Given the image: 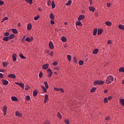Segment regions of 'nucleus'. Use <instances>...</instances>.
<instances>
[{"label": "nucleus", "instance_id": "nucleus-1", "mask_svg": "<svg viewBox=\"0 0 124 124\" xmlns=\"http://www.w3.org/2000/svg\"><path fill=\"white\" fill-rule=\"evenodd\" d=\"M114 81V78H113V76H109L108 77L107 80L106 81V83L108 85H109V84H111L112 82Z\"/></svg>", "mask_w": 124, "mask_h": 124}, {"label": "nucleus", "instance_id": "nucleus-2", "mask_svg": "<svg viewBox=\"0 0 124 124\" xmlns=\"http://www.w3.org/2000/svg\"><path fill=\"white\" fill-rule=\"evenodd\" d=\"M104 84V81L103 80H95L93 82V85H103Z\"/></svg>", "mask_w": 124, "mask_h": 124}, {"label": "nucleus", "instance_id": "nucleus-3", "mask_svg": "<svg viewBox=\"0 0 124 124\" xmlns=\"http://www.w3.org/2000/svg\"><path fill=\"white\" fill-rule=\"evenodd\" d=\"M47 73L48 74V77H51L52 75H53V72H52V70L51 69H48L46 70Z\"/></svg>", "mask_w": 124, "mask_h": 124}, {"label": "nucleus", "instance_id": "nucleus-4", "mask_svg": "<svg viewBox=\"0 0 124 124\" xmlns=\"http://www.w3.org/2000/svg\"><path fill=\"white\" fill-rule=\"evenodd\" d=\"M33 40V37H32V36H31L30 37H27L26 38V41H27L28 42H31V41H32Z\"/></svg>", "mask_w": 124, "mask_h": 124}, {"label": "nucleus", "instance_id": "nucleus-5", "mask_svg": "<svg viewBox=\"0 0 124 124\" xmlns=\"http://www.w3.org/2000/svg\"><path fill=\"white\" fill-rule=\"evenodd\" d=\"M15 84L16 85H18V86H19V87H21L22 89L25 88V84L23 83L15 82Z\"/></svg>", "mask_w": 124, "mask_h": 124}, {"label": "nucleus", "instance_id": "nucleus-6", "mask_svg": "<svg viewBox=\"0 0 124 124\" xmlns=\"http://www.w3.org/2000/svg\"><path fill=\"white\" fill-rule=\"evenodd\" d=\"M7 107L6 106H4L3 107V115L4 116H5V115H6V112H7Z\"/></svg>", "mask_w": 124, "mask_h": 124}, {"label": "nucleus", "instance_id": "nucleus-7", "mask_svg": "<svg viewBox=\"0 0 124 124\" xmlns=\"http://www.w3.org/2000/svg\"><path fill=\"white\" fill-rule=\"evenodd\" d=\"M83 19H85V15H81L78 17V21H82V20H83Z\"/></svg>", "mask_w": 124, "mask_h": 124}, {"label": "nucleus", "instance_id": "nucleus-8", "mask_svg": "<svg viewBox=\"0 0 124 124\" xmlns=\"http://www.w3.org/2000/svg\"><path fill=\"white\" fill-rule=\"evenodd\" d=\"M12 58H13V61L14 62H16V61H17V54H13Z\"/></svg>", "mask_w": 124, "mask_h": 124}, {"label": "nucleus", "instance_id": "nucleus-9", "mask_svg": "<svg viewBox=\"0 0 124 124\" xmlns=\"http://www.w3.org/2000/svg\"><path fill=\"white\" fill-rule=\"evenodd\" d=\"M8 78H12L13 79H15L16 78V76L14 74H11L8 76Z\"/></svg>", "mask_w": 124, "mask_h": 124}, {"label": "nucleus", "instance_id": "nucleus-10", "mask_svg": "<svg viewBox=\"0 0 124 124\" xmlns=\"http://www.w3.org/2000/svg\"><path fill=\"white\" fill-rule=\"evenodd\" d=\"M2 82L4 86H7V85L9 84L8 81L5 79H2Z\"/></svg>", "mask_w": 124, "mask_h": 124}, {"label": "nucleus", "instance_id": "nucleus-11", "mask_svg": "<svg viewBox=\"0 0 124 124\" xmlns=\"http://www.w3.org/2000/svg\"><path fill=\"white\" fill-rule=\"evenodd\" d=\"M49 67V64H45L43 65L42 68L46 70V69H48Z\"/></svg>", "mask_w": 124, "mask_h": 124}, {"label": "nucleus", "instance_id": "nucleus-12", "mask_svg": "<svg viewBox=\"0 0 124 124\" xmlns=\"http://www.w3.org/2000/svg\"><path fill=\"white\" fill-rule=\"evenodd\" d=\"M49 47L50 49H51V50L54 49V44H53V43L52 42V41H50L49 43Z\"/></svg>", "mask_w": 124, "mask_h": 124}, {"label": "nucleus", "instance_id": "nucleus-13", "mask_svg": "<svg viewBox=\"0 0 124 124\" xmlns=\"http://www.w3.org/2000/svg\"><path fill=\"white\" fill-rule=\"evenodd\" d=\"M48 100H49V98L48 97V94H46L45 96L44 103H46V102H48Z\"/></svg>", "mask_w": 124, "mask_h": 124}, {"label": "nucleus", "instance_id": "nucleus-14", "mask_svg": "<svg viewBox=\"0 0 124 124\" xmlns=\"http://www.w3.org/2000/svg\"><path fill=\"white\" fill-rule=\"evenodd\" d=\"M37 94H38V91H37V90H34L33 92V96L35 97L36 96V95H37Z\"/></svg>", "mask_w": 124, "mask_h": 124}, {"label": "nucleus", "instance_id": "nucleus-15", "mask_svg": "<svg viewBox=\"0 0 124 124\" xmlns=\"http://www.w3.org/2000/svg\"><path fill=\"white\" fill-rule=\"evenodd\" d=\"M102 32H103V30L102 29H99L98 30V31H97L98 35H100V34H101Z\"/></svg>", "mask_w": 124, "mask_h": 124}, {"label": "nucleus", "instance_id": "nucleus-16", "mask_svg": "<svg viewBox=\"0 0 124 124\" xmlns=\"http://www.w3.org/2000/svg\"><path fill=\"white\" fill-rule=\"evenodd\" d=\"M11 99L12 101H19V99H18L15 96H12Z\"/></svg>", "mask_w": 124, "mask_h": 124}, {"label": "nucleus", "instance_id": "nucleus-17", "mask_svg": "<svg viewBox=\"0 0 124 124\" xmlns=\"http://www.w3.org/2000/svg\"><path fill=\"white\" fill-rule=\"evenodd\" d=\"M89 9L90 11H92V12H94L95 10V8H94V7H92V6H90L89 7Z\"/></svg>", "mask_w": 124, "mask_h": 124}, {"label": "nucleus", "instance_id": "nucleus-18", "mask_svg": "<svg viewBox=\"0 0 124 124\" xmlns=\"http://www.w3.org/2000/svg\"><path fill=\"white\" fill-rule=\"evenodd\" d=\"M8 37H9V40H11V39H13V38H14V37H15V35H14V34H11Z\"/></svg>", "mask_w": 124, "mask_h": 124}, {"label": "nucleus", "instance_id": "nucleus-19", "mask_svg": "<svg viewBox=\"0 0 124 124\" xmlns=\"http://www.w3.org/2000/svg\"><path fill=\"white\" fill-rule=\"evenodd\" d=\"M61 40H62V42H66L67 39H66V37H65L64 36H62L61 38Z\"/></svg>", "mask_w": 124, "mask_h": 124}, {"label": "nucleus", "instance_id": "nucleus-20", "mask_svg": "<svg viewBox=\"0 0 124 124\" xmlns=\"http://www.w3.org/2000/svg\"><path fill=\"white\" fill-rule=\"evenodd\" d=\"M97 33V28H95L94 29L93 31V35H94V36H95Z\"/></svg>", "mask_w": 124, "mask_h": 124}, {"label": "nucleus", "instance_id": "nucleus-21", "mask_svg": "<svg viewBox=\"0 0 124 124\" xmlns=\"http://www.w3.org/2000/svg\"><path fill=\"white\" fill-rule=\"evenodd\" d=\"M41 88L43 92H44L45 93H47V89H46V88L44 86H41Z\"/></svg>", "mask_w": 124, "mask_h": 124}, {"label": "nucleus", "instance_id": "nucleus-22", "mask_svg": "<svg viewBox=\"0 0 124 124\" xmlns=\"http://www.w3.org/2000/svg\"><path fill=\"white\" fill-rule=\"evenodd\" d=\"M76 26H79V27H82L83 26L82 22H81L80 21L76 22Z\"/></svg>", "mask_w": 124, "mask_h": 124}, {"label": "nucleus", "instance_id": "nucleus-23", "mask_svg": "<svg viewBox=\"0 0 124 124\" xmlns=\"http://www.w3.org/2000/svg\"><path fill=\"white\" fill-rule=\"evenodd\" d=\"M32 27V26L31 25V24H28L27 26V30L31 31V30Z\"/></svg>", "mask_w": 124, "mask_h": 124}, {"label": "nucleus", "instance_id": "nucleus-24", "mask_svg": "<svg viewBox=\"0 0 124 124\" xmlns=\"http://www.w3.org/2000/svg\"><path fill=\"white\" fill-rule=\"evenodd\" d=\"M16 116L18 117H22V114L19 113V111H17L16 112Z\"/></svg>", "mask_w": 124, "mask_h": 124}, {"label": "nucleus", "instance_id": "nucleus-25", "mask_svg": "<svg viewBox=\"0 0 124 124\" xmlns=\"http://www.w3.org/2000/svg\"><path fill=\"white\" fill-rule=\"evenodd\" d=\"M49 18L51 19V20H55V16H54V14L53 13H51L49 16Z\"/></svg>", "mask_w": 124, "mask_h": 124}, {"label": "nucleus", "instance_id": "nucleus-26", "mask_svg": "<svg viewBox=\"0 0 124 124\" xmlns=\"http://www.w3.org/2000/svg\"><path fill=\"white\" fill-rule=\"evenodd\" d=\"M98 53V49L95 48L93 50V54L94 55H96Z\"/></svg>", "mask_w": 124, "mask_h": 124}, {"label": "nucleus", "instance_id": "nucleus-27", "mask_svg": "<svg viewBox=\"0 0 124 124\" xmlns=\"http://www.w3.org/2000/svg\"><path fill=\"white\" fill-rule=\"evenodd\" d=\"M105 24L107 26H109V27H110V26H112V22L110 21H107L105 22Z\"/></svg>", "mask_w": 124, "mask_h": 124}, {"label": "nucleus", "instance_id": "nucleus-28", "mask_svg": "<svg viewBox=\"0 0 124 124\" xmlns=\"http://www.w3.org/2000/svg\"><path fill=\"white\" fill-rule=\"evenodd\" d=\"M19 57L21 58V59H23V60H26V57L24 56V55L23 54L20 53L19 54Z\"/></svg>", "mask_w": 124, "mask_h": 124}, {"label": "nucleus", "instance_id": "nucleus-29", "mask_svg": "<svg viewBox=\"0 0 124 124\" xmlns=\"http://www.w3.org/2000/svg\"><path fill=\"white\" fill-rule=\"evenodd\" d=\"M119 28L120 29V30H122V31H124V26L122 25V24H120L119 25Z\"/></svg>", "mask_w": 124, "mask_h": 124}, {"label": "nucleus", "instance_id": "nucleus-30", "mask_svg": "<svg viewBox=\"0 0 124 124\" xmlns=\"http://www.w3.org/2000/svg\"><path fill=\"white\" fill-rule=\"evenodd\" d=\"M51 5L52 6V8H55V7H56V4H55V2L54 1H52Z\"/></svg>", "mask_w": 124, "mask_h": 124}, {"label": "nucleus", "instance_id": "nucleus-31", "mask_svg": "<svg viewBox=\"0 0 124 124\" xmlns=\"http://www.w3.org/2000/svg\"><path fill=\"white\" fill-rule=\"evenodd\" d=\"M45 87L46 89H49V86L48 85V83H47V81H45L44 82Z\"/></svg>", "mask_w": 124, "mask_h": 124}, {"label": "nucleus", "instance_id": "nucleus-32", "mask_svg": "<svg viewBox=\"0 0 124 124\" xmlns=\"http://www.w3.org/2000/svg\"><path fill=\"white\" fill-rule=\"evenodd\" d=\"M3 40L4 41H8V40H9V37H4L3 38Z\"/></svg>", "mask_w": 124, "mask_h": 124}, {"label": "nucleus", "instance_id": "nucleus-33", "mask_svg": "<svg viewBox=\"0 0 124 124\" xmlns=\"http://www.w3.org/2000/svg\"><path fill=\"white\" fill-rule=\"evenodd\" d=\"M12 31H13V33H15V34L18 33V31L16 29H13L12 30Z\"/></svg>", "mask_w": 124, "mask_h": 124}, {"label": "nucleus", "instance_id": "nucleus-34", "mask_svg": "<svg viewBox=\"0 0 124 124\" xmlns=\"http://www.w3.org/2000/svg\"><path fill=\"white\" fill-rule=\"evenodd\" d=\"M25 1L31 5L32 4V0H26Z\"/></svg>", "mask_w": 124, "mask_h": 124}, {"label": "nucleus", "instance_id": "nucleus-35", "mask_svg": "<svg viewBox=\"0 0 124 124\" xmlns=\"http://www.w3.org/2000/svg\"><path fill=\"white\" fill-rule=\"evenodd\" d=\"M120 103H121L122 105L123 106H124V99H121L120 100Z\"/></svg>", "mask_w": 124, "mask_h": 124}, {"label": "nucleus", "instance_id": "nucleus-36", "mask_svg": "<svg viewBox=\"0 0 124 124\" xmlns=\"http://www.w3.org/2000/svg\"><path fill=\"white\" fill-rule=\"evenodd\" d=\"M71 3H72V1L71 0H69L67 3H66V5H71Z\"/></svg>", "mask_w": 124, "mask_h": 124}, {"label": "nucleus", "instance_id": "nucleus-37", "mask_svg": "<svg viewBox=\"0 0 124 124\" xmlns=\"http://www.w3.org/2000/svg\"><path fill=\"white\" fill-rule=\"evenodd\" d=\"M79 65H83L84 64V61L80 60L78 62Z\"/></svg>", "mask_w": 124, "mask_h": 124}, {"label": "nucleus", "instance_id": "nucleus-38", "mask_svg": "<svg viewBox=\"0 0 124 124\" xmlns=\"http://www.w3.org/2000/svg\"><path fill=\"white\" fill-rule=\"evenodd\" d=\"M96 91V87H93L91 90V93H94Z\"/></svg>", "mask_w": 124, "mask_h": 124}, {"label": "nucleus", "instance_id": "nucleus-39", "mask_svg": "<svg viewBox=\"0 0 124 124\" xmlns=\"http://www.w3.org/2000/svg\"><path fill=\"white\" fill-rule=\"evenodd\" d=\"M31 100V97H30L29 95H27L26 97L25 100H26L27 101H29V100Z\"/></svg>", "mask_w": 124, "mask_h": 124}, {"label": "nucleus", "instance_id": "nucleus-40", "mask_svg": "<svg viewBox=\"0 0 124 124\" xmlns=\"http://www.w3.org/2000/svg\"><path fill=\"white\" fill-rule=\"evenodd\" d=\"M119 72H124V68L123 67L120 68L119 70Z\"/></svg>", "mask_w": 124, "mask_h": 124}, {"label": "nucleus", "instance_id": "nucleus-41", "mask_svg": "<svg viewBox=\"0 0 124 124\" xmlns=\"http://www.w3.org/2000/svg\"><path fill=\"white\" fill-rule=\"evenodd\" d=\"M4 36H9V35H10V33H9V32H6L4 33Z\"/></svg>", "mask_w": 124, "mask_h": 124}, {"label": "nucleus", "instance_id": "nucleus-42", "mask_svg": "<svg viewBox=\"0 0 124 124\" xmlns=\"http://www.w3.org/2000/svg\"><path fill=\"white\" fill-rule=\"evenodd\" d=\"M67 58L68 61H69V62H70L71 61V55H67Z\"/></svg>", "mask_w": 124, "mask_h": 124}, {"label": "nucleus", "instance_id": "nucleus-43", "mask_svg": "<svg viewBox=\"0 0 124 124\" xmlns=\"http://www.w3.org/2000/svg\"><path fill=\"white\" fill-rule=\"evenodd\" d=\"M40 17V16L39 15H38L37 16H35L34 17V20H35V21H37V20H38V19H39Z\"/></svg>", "mask_w": 124, "mask_h": 124}, {"label": "nucleus", "instance_id": "nucleus-44", "mask_svg": "<svg viewBox=\"0 0 124 124\" xmlns=\"http://www.w3.org/2000/svg\"><path fill=\"white\" fill-rule=\"evenodd\" d=\"M51 3H52V2L50 0H48L47 1V5H48V6H51Z\"/></svg>", "mask_w": 124, "mask_h": 124}, {"label": "nucleus", "instance_id": "nucleus-45", "mask_svg": "<svg viewBox=\"0 0 124 124\" xmlns=\"http://www.w3.org/2000/svg\"><path fill=\"white\" fill-rule=\"evenodd\" d=\"M43 76V74H42V72L40 71L39 74V78H42Z\"/></svg>", "mask_w": 124, "mask_h": 124}, {"label": "nucleus", "instance_id": "nucleus-46", "mask_svg": "<svg viewBox=\"0 0 124 124\" xmlns=\"http://www.w3.org/2000/svg\"><path fill=\"white\" fill-rule=\"evenodd\" d=\"M2 65L3 67H6V66H7V63L6 62H4L2 63Z\"/></svg>", "mask_w": 124, "mask_h": 124}, {"label": "nucleus", "instance_id": "nucleus-47", "mask_svg": "<svg viewBox=\"0 0 124 124\" xmlns=\"http://www.w3.org/2000/svg\"><path fill=\"white\" fill-rule=\"evenodd\" d=\"M104 103H107V102H108V99H107V97L104 98Z\"/></svg>", "mask_w": 124, "mask_h": 124}, {"label": "nucleus", "instance_id": "nucleus-48", "mask_svg": "<svg viewBox=\"0 0 124 124\" xmlns=\"http://www.w3.org/2000/svg\"><path fill=\"white\" fill-rule=\"evenodd\" d=\"M111 120V117L110 116H108L105 118L106 121H110Z\"/></svg>", "mask_w": 124, "mask_h": 124}, {"label": "nucleus", "instance_id": "nucleus-49", "mask_svg": "<svg viewBox=\"0 0 124 124\" xmlns=\"http://www.w3.org/2000/svg\"><path fill=\"white\" fill-rule=\"evenodd\" d=\"M57 116L58 118H59L60 119H62V115H61V113H60V112L57 113Z\"/></svg>", "mask_w": 124, "mask_h": 124}, {"label": "nucleus", "instance_id": "nucleus-50", "mask_svg": "<svg viewBox=\"0 0 124 124\" xmlns=\"http://www.w3.org/2000/svg\"><path fill=\"white\" fill-rule=\"evenodd\" d=\"M64 121L65 122V124H70L69 121L68 120L65 119L64 120Z\"/></svg>", "mask_w": 124, "mask_h": 124}, {"label": "nucleus", "instance_id": "nucleus-51", "mask_svg": "<svg viewBox=\"0 0 124 124\" xmlns=\"http://www.w3.org/2000/svg\"><path fill=\"white\" fill-rule=\"evenodd\" d=\"M73 60L75 63H77V59H76V57H74Z\"/></svg>", "mask_w": 124, "mask_h": 124}, {"label": "nucleus", "instance_id": "nucleus-52", "mask_svg": "<svg viewBox=\"0 0 124 124\" xmlns=\"http://www.w3.org/2000/svg\"><path fill=\"white\" fill-rule=\"evenodd\" d=\"M29 89H30V87L29 86H25V90L26 91H29Z\"/></svg>", "mask_w": 124, "mask_h": 124}, {"label": "nucleus", "instance_id": "nucleus-53", "mask_svg": "<svg viewBox=\"0 0 124 124\" xmlns=\"http://www.w3.org/2000/svg\"><path fill=\"white\" fill-rule=\"evenodd\" d=\"M43 124H50V121H46L43 123Z\"/></svg>", "mask_w": 124, "mask_h": 124}, {"label": "nucleus", "instance_id": "nucleus-54", "mask_svg": "<svg viewBox=\"0 0 124 124\" xmlns=\"http://www.w3.org/2000/svg\"><path fill=\"white\" fill-rule=\"evenodd\" d=\"M3 78V74L2 73H0V79H2Z\"/></svg>", "mask_w": 124, "mask_h": 124}, {"label": "nucleus", "instance_id": "nucleus-55", "mask_svg": "<svg viewBox=\"0 0 124 124\" xmlns=\"http://www.w3.org/2000/svg\"><path fill=\"white\" fill-rule=\"evenodd\" d=\"M50 24H51V25H54L55 22L54 21V20H50Z\"/></svg>", "mask_w": 124, "mask_h": 124}, {"label": "nucleus", "instance_id": "nucleus-56", "mask_svg": "<svg viewBox=\"0 0 124 124\" xmlns=\"http://www.w3.org/2000/svg\"><path fill=\"white\" fill-rule=\"evenodd\" d=\"M50 56H51V57H53V55H54V52H53V51H51L50 52V53H49Z\"/></svg>", "mask_w": 124, "mask_h": 124}, {"label": "nucleus", "instance_id": "nucleus-57", "mask_svg": "<svg viewBox=\"0 0 124 124\" xmlns=\"http://www.w3.org/2000/svg\"><path fill=\"white\" fill-rule=\"evenodd\" d=\"M0 4L1 5H2L4 4V2L2 0H0Z\"/></svg>", "mask_w": 124, "mask_h": 124}, {"label": "nucleus", "instance_id": "nucleus-58", "mask_svg": "<svg viewBox=\"0 0 124 124\" xmlns=\"http://www.w3.org/2000/svg\"><path fill=\"white\" fill-rule=\"evenodd\" d=\"M53 65H57L58 64V62H55L52 63Z\"/></svg>", "mask_w": 124, "mask_h": 124}, {"label": "nucleus", "instance_id": "nucleus-59", "mask_svg": "<svg viewBox=\"0 0 124 124\" xmlns=\"http://www.w3.org/2000/svg\"><path fill=\"white\" fill-rule=\"evenodd\" d=\"M112 44V41H111V40H109L108 41V44Z\"/></svg>", "mask_w": 124, "mask_h": 124}, {"label": "nucleus", "instance_id": "nucleus-60", "mask_svg": "<svg viewBox=\"0 0 124 124\" xmlns=\"http://www.w3.org/2000/svg\"><path fill=\"white\" fill-rule=\"evenodd\" d=\"M108 100H111V99H112V96H109L108 97Z\"/></svg>", "mask_w": 124, "mask_h": 124}, {"label": "nucleus", "instance_id": "nucleus-61", "mask_svg": "<svg viewBox=\"0 0 124 124\" xmlns=\"http://www.w3.org/2000/svg\"><path fill=\"white\" fill-rule=\"evenodd\" d=\"M6 20H8V17H5L4 18H3V21H6Z\"/></svg>", "mask_w": 124, "mask_h": 124}, {"label": "nucleus", "instance_id": "nucleus-62", "mask_svg": "<svg viewBox=\"0 0 124 124\" xmlns=\"http://www.w3.org/2000/svg\"><path fill=\"white\" fill-rule=\"evenodd\" d=\"M107 5L108 7H110V6H111V3H107Z\"/></svg>", "mask_w": 124, "mask_h": 124}, {"label": "nucleus", "instance_id": "nucleus-63", "mask_svg": "<svg viewBox=\"0 0 124 124\" xmlns=\"http://www.w3.org/2000/svg\"><path fill=\"white\" fill-rule=\"evenodd\" d=\"M60 92H61V93H64V90H63V89L61 88L60 89Z\"/></svg>", "mask_w": 124, "mask_h": 124}, {"label": "nucleus", "instance_id": "nucleus-64", "mask_svg": "<svg viewBox=\"0 0 124 124\" xmlns=\"http://www.w3.org/2000/svg\"><path fill=\"white\" fill-rule=\"evenodd\" d=\"M0 72H5V70L4 69H0Z\"/></svg>", "mask_w": 124, "mask_h": 124}]
</instances>
